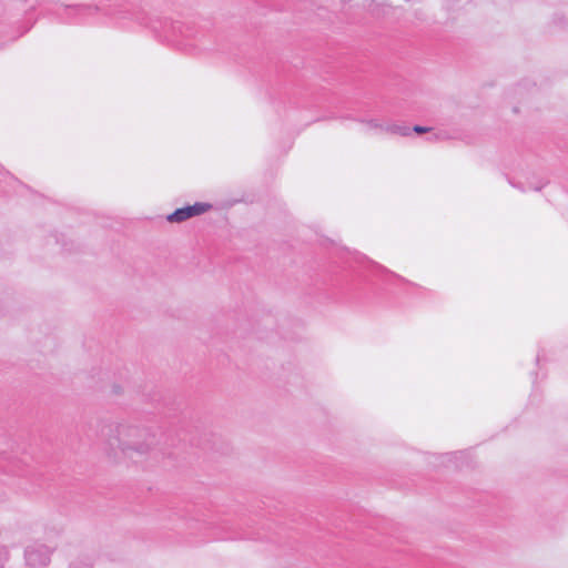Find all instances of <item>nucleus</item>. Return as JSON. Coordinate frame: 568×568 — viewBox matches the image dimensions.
<instances>
[{"instance_id":"obj_2","label":"nucleus","mask_w":568,"mask_h":568,"mask_svg":"<svg viewBox=\"0 0 568 568\" xmlns=\"http://www.w3.org/2000/svg\"><path fill=\"white\" fill-rule=\"evenodd\" d=\"M53 548L45 544L34 541L26 546L23 551L27 568H47L51 562Z\"/></svg>"},{"instance_id":"obj_16","label":"nucleus","mask_w":568,"mask_h":568,"mask_svg":"<svg viewBox=\"0 0 568 568\" xmlns=\"http://www.w3.org/2000/svg\"><path fill=\"white\" fill-rule=\"evenodd\" d=\"M114 393H119V388L118 387H114Z\"/></svg>"},{"instance_id":"obj_10","label":"nucleus","mask_w":568,"mask_h":568,"mask_svg":"<svg viewBox=\"0 0 568 568\" xmlns=\"http://www.w3.org/2000/svg\"><path fill=\"white\" fill-rule=\"evenodd\" d=\"M10 558V551L7 546L0 545V568H4V565L8 562Z\"/></svg>"},{"instance_id":"obj_4","label":"nucleus","mask_w":568,"mask_h":568,"mask_svg":"<svg viewBox=\"0 0 568 568\" xmlns=\"http://www.w3.org/2000/svg\"><path fill=\"white\" fill-rule=\"evenodd\" d=\"M18 187L27 189V185L0 164V193L9 194L11 191H18Z\"/></svg>"},{"instance_id":"obj_13","label":"nucleus","mask_w":568,"mask_h":568,"mask_svg":"<svg viewBox=\"0 0 568 568\" xmlns=\"http://www.w3.org/2000/svg\"><path fill=\"white\" fill-rule=\"evenodd\" d=\"M53 237L55 243L61 245L62 251L70 252L72 250L71 247H69V244L67 242H60V239L57 235H54Z\"/></svg>"},{"instance_id":"obj_1","label":"nucleus","mask_w":568,"mask_h":568,"mask_svg":"<svg viewBox=\"0 0 568 568\" xmlns=\"http://www.w3.org/2000/svg\"><path fill=\"white\" fill-rule=\"evenodd\" d=\"M145 429L128 424H103L101 437L106 442L110 450H121L124 455L132 457V453L143 455L149 452L153 444V436L145 442L139 439L144 436Z\"/></svg>"},{"instance_id":"obj_8","label":"nucleus","mask_w":568,"mask_h":568,"mask_svg":"<svg viewBox=\"0 0 568 568\" xmlns=\"http://www.w3.org/2000/svg\"><path fill=\"white\" fill-rule=\"evenodd\" d=\"M446 456L448 457L449 462L457 463L459 459L468 458L470 456V450L465 449V450L448 453V454H446Z\"/></svg>"},{"instance_id":"obj_7","label":"nucleus","mask_w":568,"mask_h":568,"mask_svg":"<svg viewBox=\"0 0 568 568\" xmlns=\"http://www.w3.org/2000/svg\"><path fill=\"white\" fill-rule=\"evenodd\" d=\"M429 139L439 140V141L457 140V139H459V135H458L457 131H449L446 129H434L433 128L432 136Z\"/></svg>"},{"instance_id":"obj_6","label":"nucleus","mask_w":568,"mask_h":568,"mask_svg":"<svg viewBox=\"0 0 568 568\" xmlns=\"http://www.w3.org/2000/svg\"><path fill=\"white\" fill-rule=\"evenodd\" d=\"M385 132L392 136L410 138V126L405 123L386 124Z\"/></svg>"},{"instance_id":"obj_11","label":"nucleus","mask_w":568,"mask_h":568,"mask_svg":"<svg viewBox=\"0 0 568 568\" xmlns=\"http://www.w3.org/2000/svg\"><path fill=\"white\" fill-rule=\"evenodd\" d=\"M433 132V128L430 126H423V125H414L410 126V134L417 133V134H424V133H430Z\"/></svg>"},{"instance_id":"obj_5","label":"nucleus","mask_w":568,"mask_h":568,"mask_svg":"<svg viewBox=\"0 0 568 568\" xmlns=\"http://www.w3.org/2000/svg\"><path fill=\"white\" fill-rule=\"evenodd\" d=\"M353 258L355 260L356 263H358L361 265L368 266V267L373 268L374 271L385 273V274L390 275L393 277H396V278H398L400 281H405L404 278H402V277L397 276L396 274L389 272L384 266L375 263L374 261L368 260L365 255H362V254H359L357 252L354 253Z\"/></svg>"},{"instance_id":"obj_3","label":"nucleus","mask_w":568,"mask_h":568,"mask_svg":"<svg viewBox=\"0 0 568 568\" xmlns=\"http://www.w3.org/2000/svg\"><path fill=\"white\" fill-rule=\"evenodd\" d=\"M212 209V204L206 202H195L194 204H187L183 207L174 210L166 216V221L170 223H181L187 221L191 217L202 215Z\"/></svg>"},{"instance_id":"obj_15","label":"nucleus","mask_w":568,"mask_h":568,"mask_svg":"<svg viewBox=\"0 0 568 568\" xmlns=\"http://www.w3.org/2000/svg\"><path fill=\"white\" fill-rule=\"evenodd\" d=\"M542 185L544 184H541V185H534L530 189L534 190V191H539V190H541Z\"/></svg>"},{"instance_id":"obj_12","label":"nucleus","mask_w":568,"mask_h":568,"mask_svg":"<svg viewBox=\"0 0 568 568\" xmlns=\"http://www.w3.org/2000/svg\"><path fill=\"white\" fill-rule=\"evenodd\" d=\"M69 568H92V566L83 560H74L70 564Z\"/></svg>"},{"instance_id":"obj_14","label":"nucleus","mask_w":568,"mask_h":568,"mask_svg":"<svg viewBox=\"0 0 568 568\" xmlns=\"http://www.w3.org/2000/svg\"><path fill=\"white\" fill-rule=\"evenodd\" d=\"M190 444L193 446H202L200 439L190 438Z\"/></svg>"},{"instance_id":"obj_9","label":"nucleus","mask_w":568,"mask_h":568,"mask_svg":"<svg viewBox=\"0 0 568 568\" xmlns=\"http://www.w3.org/2000/svg\"><path fill=\"white\" fill-rule=\"evenodd\" d=\"M362 123H364L367 129L369 130H378V131H384L385 132V124H383L379 120L377 119H372V120H363Z\"/></svg>"}]
</instances>
